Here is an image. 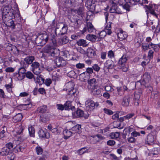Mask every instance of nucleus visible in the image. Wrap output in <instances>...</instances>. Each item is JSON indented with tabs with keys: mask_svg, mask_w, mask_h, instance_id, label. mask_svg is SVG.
<instances>
[{
	"mask_svg": "<svg viewBox=\"0 0 160 160\" xmlns=\"http://www.w3.org/2000/svg\"><path fill=\"white\" fill-rule=\"evenodd\" d=\"M74 84L72 82H69L67 85V90L69 95H74L76 92V89L74 88Z\"/></svg>",
	"mask_w": 160,
	"mask_h": 160,
	"instance_id": "8",
	"label": "nucleus"
},
{
	"mask_svg": "<svg viewBox=\"0 0 160 160\" xmlns=\"http://www.w3.org/2000/svg\"><path fill=\"white\" fill-rule=\"evenodd\" d=\"M28 130L30 136L31 137H34L35 130L34 127L32 126L29 125L28 128Z\"/></svg>",
	"mask_w": 160,
	"mask_h": 160,
	"instance_id": "29",
	"label": "nucleus"
},
{
	"mask_svg": "<svg viewBox=\"0 0 160 160\" xmlns=\"http://www.w3.org/2000/svg\"><path fill=\"white\" fill-rule=\"evenodd\" d=\"M67 30L68 28L67 27L64 25L61 28V29H60L59 28H58V26H57L55 30V34L53 33H53L55 34L56 36V39L57 34L59 35H63L67 33Z\"/></svg>",
	"mask_w": 160,
	"mask_h": 160,
	"instance_id": "4",
	"label": "nucleus"
},
{
	"mask_svg": "<svg viewBox=\"0 0 160 160\" xmlns=\"http://www.w3.org/2000/svg\"><path fill=\"white\" fill-rule=\"evenodd\" d=\"M88 150L89 149H87V148L84 147L78 150V152L80 154L82 155L84 153L88 152Z\"/></svg>",
	"mask_w": 160,
	"mask_h": 160,
	"instance_id": "39",
	"label": "nucleus"
},
{
	"mask_svg": "<svg viewBox=\"0 0 160 160\" xmlns=\"http://www.w3.org/2000/svg\"><path fill=\"white\" fill-rule=\"evenodd\" d=\"M57 67H62L66 64V61L61 57L57 58L54 61Z\"/></svg>",
	"mask_w": 160,
	"mask_h": 160,
	"instance_id": "10",
	"label": "nucleus"
},
{
	"mask_svg": "<svg viewBox=\"0 0 160 160\" xmlns=\"http://www.w3.org/2000/svg\"><path fill=\"white\" fill-rule=\"evenodd\" d=\"M108 57L109 58L112 59L114 58V53L112 50H110L108 52Z\"/></svg>",
	"mask_w": 160,
	"mask_h": 160,
	"instance_id": "51",
	"label": "nucleus"
},
{
	"mask_svg": "<svg viewBox=\"0 0 160 160\" xmlns=\"http://www.w3.org/2000/svg\"><path fill=\"white\" fill-rule=\"evenodd\" d=\"M87 56L90 58H93L96 54L95 50L91 48L87 49Z\"/></svg>",
	"mask_w": 160,
	"mask_h": 160,
	"instance_id": "25",
	"label": "nucleus"
},
{
	"mask_svg": "<svg viewBox=\"0 0 160 160\" xmlns=\"http://www.w3.org/2000/svg\"><path fill=\"white\" fill-rule=\"evenodd\" d=\"M40 64L37 62L32 63L31 65L32 71L33 73L36 75H38L41 72L40 69Z\"/></svg>",
	"mask_w": 160,
	"mask_h": 160,
	"instance_id": "6",
	"label": "nucleus"
},
{
	"mask_svg": "<svg viewBox=\"0 0 160 160\" xmlns=\"http://www.w3.org/2000/svg\"><path fill=\"white\" fill-rule=\"evenodd\" d=\"M14 146L13 144L11 142L6 144L5 146V147L11 152H12V149H13Z\"/></svg>",
	"mask_w": 160,
	"mask_h": 160,
	"instance_id": "36",
	"label": "nucleus"
},
{
	"mask_svg": "<svg viewBox=\"0 0 160 160\" xmlns=\"http://www.w3.org/2000/svg\"><path fill=\"white\" fill-rule=\"evenodd\" d=\"M154 51L150 50H149L148 53V57L150 60L153 58Z\"/></svg>",
	"mask_w": 160,
	"mask_h": 160,
	"instance_id": "54",
	"label": "nucleus"
},
{
	"mask_svg": "<svg viewBox=\"0 0 160 160\" xmlns=\"http://www.w3.org/2000/svg\"><path fill=\"white\" fill-rule=\"evenodd\" d=\"M37 111L39 113H43L48 112L47 107L43 105L38 107L37 109Z\"/></svg>",
	"mask_w": 160,
	"mask_h": 160,
	"instance_id": "21",
	"label": "nucleus"
},
{
	"mask_svg": "<svg viewBox=\"0 0 160 160\" xmlns=\"http://www.w3.org/2000/svg\"><path fill=\"white\" fill-rule=\"evenodd\" d=\"M24 149V148L19 145H17L14 148L13 151L15 152H22Z\"/></svg>",
	"mask_w": 160,
	"mask_h": 160,
	"instance_id": "35",
	"label": "nucleus"
},
{
	"mask_svg": "<svg viewBox=\"0 0 160 160\" xmlns=\"http://www.w3.org/2000/svg\"><path fill=\"white\" fill-rule=\"evenodd\" d=\"M57 109L58 110L62 111L64 109H65V107L64 105L61 104H58L56 105Z\"/></svg>",
	"mask_w": 160,
	"mask_h": 160,
	"instance_id": "62",
	"label": "nucleus"
},
{
	"mask_svg": "<svg viewBox=\"0 0 160 160\" xmlns=\"http://www.w3.org/2000/svg\"><path fill=\"white\" fill-rule=\"evenodd\" d=\"M68 41L69 39L66 36L61 38L59 40V42L61 44H65L68 42Z\"/></svg>",
	"mask_w": 160,
	"mask_h": 160,
	"instance_id": "30",
	"label": "nucleus"
},
{
	"mask_svg": "<svg viewBox=\"0 0 160 160\" xmlns=\"http://www.w3.org/2000/svg\"><path fill=\"white\" fill-rule=\"evenodd\" d=\"M49 37H50V36H49L46 33L40 34L36 38V43L38 45L43 46L47 42L48 39H50Z\"/></svg>",
	"mask_w": 160,
	"mask_h": 160,
	"instance_id": "2",
	"label": "nucleus"
},
{
	"mask_svg": "<svg viewBox=\"0 0 160 160\" xmlns=\"http://www.w3.org/2000/svg\"><path fill=\"white\" fill-rule=\"evenodd\" d=\"M39 136L42 138H49V135L47 132L46 129H41L38 132Z\"/></svg>",
	"mask_w": 160,
	"mask_h": 160,
	"instance_id": "15",
	"label": "nucleus"
},
{
	"mask_svg": "<svg viewBox=\"0 0 160 160\" xmlns=\"http://www.w3.org/2000/svg\"><path fill=\"white\" fill-rule=\"evenodd\" d=\"M117 89L118 95L120 96H122L124 94L122 88L121 87H117Z\"/></svg>",
	"mask_w": 160,
	"mask_h": 160,
	"instance_id": "50",
	"label": "nucleus"
},
{
	"mask_svg": "<svg viewBox=\"0 0 160 160\" xmlns=\"http://www.w3.org/2000/svg\"><path fill=\"white\" fill-rule=\"evenodd\" d=\"M141 95V93L139 92H135L134 94V99L136 100H138L140 99Z\"/></svg>",
	"mask_w": 160,
	"mask_h": 160,
	"instance_id": "55",
	"label": "nucleus"
},
{
	"mask_svg": "<svg viewBox=\"0 0 160 160\" xmlns=\"http://www.w3.org/2000/svg\"><path fill=\"white\" fill-rule=\"evenodd\" d=\"M52 81L49 78H47L45 80L44 82L45 84L47 86H49L52 83Z\"/></svg>",
	"mask_w": 160,
	"mask_h": 160,
	"instance_id": "61",
	"label": "nucleus"
},
{
	"mask_svg": "<svg viewBox=\"0 0 160 160\" xmlns=\"http://www.w3.org/2000/svg\"><path fill=\"white\" fill-rule=\"evenodd\" d=\"M11 154H9L7 157L8 160H16L15 155L13 153H11Z\"/></svg>",
	"mask_w": 160,
	"mask_h": 160,
	"instance_id": "45",
	"label": "nucleus"
},
{
	"mask_svg": "<svg viewBox=\"0 0 160 160\" xmlns=\"http://www.w3.org/2000/svg\"><path fill=\"white\" fill-rule=\"evenodd\" d=\"M111 23L109 22L108 23L105 27V30L108 32V34L110 35L112 33V31H111Z\"/></svg>",
	"mask_w": 160,
	"mask_h": 160,
	"instance_id": "34",
	"label": "nucleus"
},
{
	"mask_svg": "<svg viewBox=\"0 0 160 160\" xmlns=\"http://www.w3.org/2000/svg\"><path fill=\"white\" fill-rule=\"evenodd\" d=\"M49 38L53 45L51 44L47 45L43 48V51L44 53L52 57H58L59 55L60 51L56 48L57 44L56 36L54 34L51 33Z\"/></svg>",
	"mask_w": 160,
	"mask_h": 160,
	"instance_id": "1",
	"label": "nucleus"
},
{
	"mask_svg": "<svg viewBox=\"0 0 160 160\" xmlns=\"http://www.w3.org/2000/svg\"><path fill=\"white\" fill-rule=\"evenodd\" d=\"M143 78L145 82L144 85L146 87H148L150 85L151 77L150 74L147 72H146L143 75Z\"/></svg>",
	"mask_w": 160,
	"mask_h": 160,
	"instance_id": "9",
	"label": "nucleus"
},
{
	"mask_svg": "<svg viewBox=\"0 0 160 160\" xmlns=\"http://www.w3.org/2000/svg\"><path fill=\"white\" fill-rule=\"evenodd\" d=\"M77 44L79 46H82L83 47H86L88 45L86 40L83 39L79 40L77 42Z\"/></svg>",
	"mask_w": 160,
	"mask_h": 160,
	"instance_id": "28",
	"label": "nucleus"
},
{
	"mask_svg": "<svg viewBox=\"0 0 160 160\" xmlns=\"http://www.w3.org/2000/svg\"><path fill=\"white\" fill-rule=\"evenodd\" d=\"M37 153L38 155L41 154L43 152L42 148L40 146H38L35 148Z\"/></svg>",
	"mask_w": 160,
	"mask_h": 160,
	"instance_id": "48",
	"label": "nucleus"
},
{
	"mask_svg": "<svg viewBox=\"0 0 160 160\" xmlns=\"http://www.w3.org/2000/svg\"><path fill=\"white\" fill-rule=\"evenodd\" d=\"M13 76L18 80H21L23 79L25 77V75L19 73V72L14 73Z\"/></svg>",
	"mask_w": 160,
	"mask_h": 160,
	"instance_id": "23",
	"label": "nucleus"
},
{
	"mask_svg": "<svg viewBox=\"0 0 160 160\" xmlns=\"http://www.w3.org/2000/svg\"><path fill=\"white\" fill-rule=\"evenodd\" d=\"M127 58V56L126 54L123 55L118 60V64L121 66L125 65L128 60Z\"/></svg>",
	"mask_w": 160,
	"mask_h": 160,
	"instance_id": "14",
	"label": "nucleus"
},
{
	"mask_svg": "<svg viewBox=\"0 0 160 160\" xmlns=\"http://www.w3.org/2000/svg\"><path fill=\"white\" fill-rule=\"evenodd\" d=\"M72 116L74 118L84 117L85 118H87L88 115H86L83 111L78 109L76 112H72Z\"/></svg>",
	"mask_w": 160,
	"mask_h": 160,
	"instance_id": "5",
	"label": "nucleus"
},
{
	"mask_svg": "<svg viewBox=\"0 0 160 160\" xmlns=\"http://www.w3.org/2000/svg\"><path fill=\"white\" fill-rule=\"evenodd\" d=\"M155 136L149 134L147 136L146 142L148 145H151L154 143Z\"/></svg>",
	"mask_w": 160,
	"mask_h": 160,
	"instance_id": "13",
	"label": "nucleus"
},
{
	"mask_svg": "<svg viewBox=\"0 0 160 160\" xmlns=\"http://www.w3.org/2000/svg\"><path fill=\"white\" fill-rule=\"evenodd\" d=\"M35 59L34 57L33 56H27L24 59V61L28 64H31Z\"/></svg>",
	"mask_w": 160,
	"mask_h": 160,
	"instance_id": "27",
	"label": "nucleus"
},
{
	"mask_svg": "<svg viewBox=\"0 0 160 160\" xmlns=\"http://www.w3.org/2000/svg\"><path fill=\"white\" fill-rule=\"evenodd\" d=\"M129 101L128 99V98L126 97L124 98H123V101L122 102V104L124 106H127L129 104Z\"/></svg>",
	"mask_w": 160,
	"mask_h": 160,
	"instance_id": "43",
	"label": "nucleus"
},
{
	"mask_svg": "<svg viewBox=\"0 0 160 160\" xmlns=\"http://www.w3.org/2000/svg\"><path fill=\"white\" fill-rule=\"evenodd\" d=\"M71 130L72 131L73 134L75 133H79L81 132V125L77 124L72 128Z\"/></svg>",
	"mask_w": 160,
	"mask_h": 160,
	"instance_id": "17",
	"label": "nucleus"
},
{
	"mask_svg": "<svg viewBox=\"0 0 160 160\" xmlns=\"http://www.w3.org/2000/svg\"><path fill=\"white\" fill-rule=\"evenodd\" d=\"M110 136L111 138L116 139L119 138L120 133L118 132H112L110 133Z\"/></svg>",
	"mask_w": 160,
	"mask_h": 160,
	"instance_id": "37",
	"label": "nucleus"
},
{
	"mask_svg": "<svg viewBox=\"0 0 160 160\" xmlns=\"http://www.w3.org/2000/svg\"><path fill=\"white\" fill-rule=\"evenodd\" d=\"M126 2V3L125 4L123 5L122 7L123 8L126 10L127 11H129L130 5L128 2Z\"/></svg>",
	"mask_w": 160,
	"mask_h": 160,
	"instance_id": "59",
	"label": "nucleus"
},
{
	"mask_svg": "<svg viewBox=\"0 0 160 160\" xmlns=\"http://www.w3.org/2000/svg\"><path fill=\"white\" fill-rule=\"evenodd\" d=\"M26 70L23 67H21L19 68L18 70V72L20 73L25 75L26 73Z\"/></svg>",
	"mask_w": 160,
	"mask_h": 160,
	"instance_id": "58",
	"label": "nucleus"
},
{
	"mask_svg": "<svg viewBox=\"0 0 160 160\" xmlns=\"http://www.w3.org/2000/svg\"><path fill=\"white\" fill-rule=\"evenodd\" d=\"M11 153V152L5 146L1 149L0 151V155L2 156L8 155Z\"/></svg>",
	"mask_w": 160,
	"mask_h": 160,
	"instance_id": "24",
	"label": "nucleus"
},
{
	"mask_svg": "<svg viewBox=\"0 0 160 160\" xmlns=\"http://www.w3.org/2000/svg\"><path fill=\"white\" fill-rule=\"evenodd\" d=\"M144 8L146 9V11H148L150 13L154 16L157 18H158V15L156 14L154 10L152 8V7L151 6L145 5Z\"/></svg>",
	"mask_w": 160,
	"mask_h": 160,
	"instance_id": "20",
	"label": "nucleus"
},
{
	"mask_svg": "<svg viewBox=\"0 0 160 160\" xmlns=\"http://www.w3.org/2000/svg\"><path fill=\"white\" fill-rule=\"evenodd\" d=\"M108 34V32L105 30V31H102L99 33V39H100L103 38Z\"/></svg>",
	"mask_w": 160,
	"mask_h": 160,
	"instance_id": "41",
	"label": "nucleus"
},
{
	"mask_svg": "<svg viewBox=\"0 0 160 160\" xmlns=\"http://www.w3.org/2000/svg\"><path fill=\"white\" fill-rule=\"evenodd\" d=\"M8 21L9 22H7V26L8 27H12V28L13 29H14L15 25L14 22L12 19Z\"/></svg>",
	"mask_w": 160,
	"mask_h": 160,
	"instance_id": "42",
	"label": "nucleus"
},
{
	"mask_svg": "<svg viewBox=\"0 0 160 160\" xmlns=\"http://www.w3.org/2000/svg\"><path fill=\"white\" fill-rule=\"evenodd\" d=\"M72 102L71 101H68L64 103V105L65 107V110H69L71 109L73 110L75 108L74 106H72Z\"/></svg>",
	"mask_w": 160,
	"mask_h": 160,
	"instance_id": "22",
	"label": "nucleus"
},
{
	"mask_svg": "<svg viewBox=\"0 0 160 160\" xmlns=\"http://www.w3.org/2000/svg\"><path fill=\"white\" fill-rule=\"evenodd\" d=\"M64 136V138L67 139L71 137L73 133L71 129L68 130L67 129L64 130L63 132Z\"/></svg>",
	"mask_w": 160,
	"mask_h": 160,
	"instance_id": "16",
	"label": "nucleus"
},
{
	"mask_svg": "<svg viewBox=\"0 0 160 160\" xmlns=\"http://www.w3.org/2000/svg\"><path fill=\"white\" fill-rule=\"evenodd\" d=\"M26 77L29 79H32L34 77L33 74L30 72L28 71L26 72L25 74Z\"/></svg>",
	"mask_w": 160,
	"mask_h": 160,
	"instance_id": "46",
	"label": "nucleus"
},
{
	"mask_svg": "<svg viewBox=\"0 0 160 160\" xmlns=\"http://www.w3.org/2000/svg\"><path fill=\"white\" fill-rule=\"evenodd\" d=\"M86 109L88 110L91 111L94 109L95 105L94 102L91 100H88L85 102Z\"/></svg>",
	"mask_w": 160,
	"mask_h": 160,
	"instance_id": "11",
	"label": "nucleus"
},
{
	"mask_svg": "<svg viewBox=\"0 0 160 160\" xmlns=\"http://www.w3.org/2000/svg\"><path fill=\"white\" fill-rule=\"evenodd\" d=\"M104 67L108 69H112L114 67L113 62L111 60H108L104 63Z\"/></svg>",
	"mask_w": 160,
	"mask_h": 160,
	"instance_id": "19",
	"label": "nucleus"
},
{
	"mask_svg": "<svg viewBox=\"0 0 160 160\" xmlns=\"http://www.w3.org/2000/svg\"><path fill=\"white\" fill-rule=\"evenodd\" d=\"M117 36L120 40H122L127 38L128 35L126 32L123 31L122 29H120L118 33Z\"/></svg>",
	"mask_w": 160,
	"mask_h": 160,
	"instance_id": "12",
	"label": "nucleus"
},
{
	"mask_svg": "<svg viewBox=\"0 0 160 160\" xmlns=\"http://www.w3.org/2000/svg\"><path fill=\"white\" fill-rule=\"evenodd\" d=\"M149 46L150 47L151 49H153L154 51L156 52H157L159 51L160 48V46L159 44H154L151 42L149 43L148 47Z\"/></svg>",
	"mask_w": 160,
	"mask_h": 160,
	"instance_id": "26",
	"label": "nucleus"
},
{
	"mask_svg": "<svg viewBox=\"0 0 160 160\" xmlns=\"http://www.w3.org/2000/svg\"><path fill=\"white\" fill-rule=\"evenodd\" d=\"M88 30L89 33H92L95 31V29L92 23L89 22H88V20L87 21L86 23V26L84 27L82 30V33H85L86 31Z\"/></svg>",
	"mask_w": 160,
	"mask_h": 160,
	"instance_id": "3",
	"label": "nucleus"
},
{
	"mask_svg": "<svg viewBox=\"0 0 160 160\" xmlns=\"http://www.w3.org/2000/svg\"><path fill=\"white\" fill-rule=\"evenodd\" d=\"M92 93L94 95H99L101 93V91L99 88H95L92 90Z\"/></svg>",
	"mask_w": 160,
	"mask_h": 160,
	"instance_id": "49",
	"label": "nucleus"
},
{
	"mask_svg": "<svg viewBox=\"0 0 160 160\" xmlns=\"http://www.w3.org/2000/svg\"><path fill=\"white\" fill-rule=\"evenodd\" d=\"M135 115V114L133 113H129L126 115L124 116V118L125 120H129L132 118Z\"/></svg>",
	"mask_w": 160,
	"mask_h": 160,
	"instance_id": "52",
	"label": "nucleus"
},
{
	"mask_svg": "<svg viewBox=\"0 0 160 160\" xmlns=\"http://www.w3.org/2000/svg\"><path fill=\"white\" fill-rule=\"evenodd\" d=\"M76 49L78 52L81 54H84L85 53V52L84 50L81 47H78Z\"/></svg>",
	"mask_w": 160,
	"mask_h": 160,
	"instance_id": "63",
	"label": "nucleus"
},
{
	"mask_svg": "<svg viewBox=\"0 0 160 160\" xmlns=\"http://www.w3.org/2000/svg\"><path fill=\"white\" fill-rule=\"evenodd\" d=\"M19 50L15 46H12V48L10 52L11 53L13 54L14 56H17L19 54Z\"/></svg>",
	"mask_w": 160,
	"mask_h": 160,
	"instance_id": "31",
	"label": "nucleus"
},
{
	"mask_svg": "<svg viewBox=\"0 0 160 160\" xmlns=\"http://www.w3.org/2000/svg\"><path fill=\"white\" fill-rule=\"evenodd\" d=\"M15 68L11 67H8L5 69V71L8 72H14Z\"/></svg>",
	"mask_w": 160,
	"mask_h": 160,
	"instance_id": "64",
	"label": "nucleus"
},
{
	"mask_svg": "<svg viewBox=\"0 0 160 160\" xmlns=\"http://www.w3.org/2000/svg\"><path fill=\"white\" fill-rule=\"evenodd\" d=\"M12 84H5V87L6 88V89L8 92L9 93L12 92Z\"/></svg>",
	"mask_w": 160,
	"mask_h": 160,
	"instance_id": "47",
	"label": "nucleus"
},
{
	"mask_svg": "<svg viewBox=\"0 0 160 160\" xmlns=\"http://www.w3.org/2000/svg\"><path fill=\"white\" fill-rule=\"evenodd\" d=\"M86 38L88 40L92 42H94L96 39L97 37L96 35L93 34H89L87 36Z\"/></svg>",
	"mask_w": 160,
	"mask_h": 160,
	"instance_id": "32",
	"label": "nucleus"
},
{
	"mask_svg": "<svg viewBox=\"0 0 160 160\" xmlns=\"http://www.w3.org/2000/svg\"><path fill=\"white\" fill-rule=\"evenodd\" d=\"M127 140L129 143H135L137 141L136 139L131 136V137L128 138Z\"/></svg>",
	"mask_w": 160,
	"mask_h": 160,
	"instance_id": "40",
	"label": "nucleus"
},
{
	"mask_svg": "<svg viewBox=\"0 0 160 160\" xmlns=\"http://www.w3.org/2000/svg\"><path fill=\"white\" fill-rule=\"evenodd\" d=\"M96 80L95 78H92L88 81V82L89 84L91 86H94L95 85Z\"/></svg>",
	"mask_w": 160,
	"mask_h": 160,
	"instance_id": "57",
	"label": "nucleus"
},
{
	"mask_svg": "<svg viewBox=\"0 0 160 160\" xmlns=\"http://www.w3.org/2000/svg\"><path fill=\"white\" fill-rule=\"evenodd\" d=\"M131 135L135 138V137L138 136H140V132L134 130L131 133Z\"/></svg>",
	"mask_w": 160,
	"mask_h": 160,
	"instance_id": "56",
	"label": "nucleus"
},
{
	"mask_svg": "<svg viewBox=\"0 0 160 160\" xmlns=\"http://www.w3.org/2000/svg\"><path fill=\"white\" fill-rule=\"evenodd\" d=\"M10 10L11 7H10L7 6L5 7L2 11V14H8Z\"/></svg>",
	"mask_w": 160,
	"mask_h": 160,
	"instance_id": "38",
	"label": "nucleus"
},
{
	"mask_svg": "<svg viewBox=\"0 0 160 160\" xmlns=\"http://www.w3.org/2000/svg\"><path fill=\"white\" fill-rule=\"evenodd\" d=\"M23 128L22 126H20L16 131V136L17 138L18 139V140H23L26 138L23 137Z\"/></svg>",
	"mask_w": 160,
	"mask_h": 160,
	"instance_id": "7",
	"label": "nucleus"
},
{
	"mask_svg": "<svg viewBox=\"0 0 160 160\" xmlns=\"http://www.w3.org/2000/svg\"><path fill=\"white\" fill-rule=\"evenodd\" d=\"M84 8L83 7H80L78 8L77 10L75 11H77V13L78 15H82L83 13V12L84 11Z\"/></svg>",
	"mask_w": 160,
	"mask_h": 160,
	"instance_id": "53",
	"label": "nucleus"
},
{
	"mask_svg": "<svg viewBox=\"0 0 160 160\" xmlns=\"http://www.w3.org/2000/svg\"><path fill=\"white\" fill-rule=\"evenodd\" d=\"M37 80L39 85H41L44 82V79L42 77L41 75L38 77L37 78Z\"/></svg>",
	"mask_w": 160,
	"mask_h": 160,
	"instance_id": "44",
	"label": "nucleus"
},
{
	"mask_svg": "<svg viewBox=\"0 0 160 160\" xmlns=\"http://www.w3.org/2000/svg\"><path fill=\"white\" fill-rule=\"evenodd\" d=\"M89 74L87 72H84L79 76V78L82 81H85L89 78Z\"/></svg>",
	"mask_w": 160,
	"mask_h": 160,
	"instance_id": "18",
	"label": "nucleus"
},
{
	"mask_svg": "<svg viewBox=\"0 0 160 160\" xmlns=\"http://www.w3.org/2000/svg\"><path fill=\"white\" fill-rule=\"evenodd\" d=\"M8 14H2V19L4 22H8V21L9 18L8 16Z\"/></svg>",
	"mask_w": 160,
	"mask_h": 160,
	"instance_id": "60",
	"label": "nucleus"
},
{
	"mask_svg": "<svg viewBox=\"0 0 160 160\" xmlns=\"http://www.w3.org/2000/svg\"><path fill=\"white\" fill-rule=\"evenodd\" d=\"M22 118V114L19 113L17 114L13 118L14 121L15 122H19L21 120Z\"/></svg>",
	"mask_w": 160,
	"mask_h": 160,
	"instance_id": "33",
	"label": "nucleus"
}]
</instances>
